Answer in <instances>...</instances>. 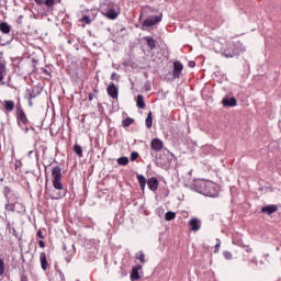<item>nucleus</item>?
Segmentation results:
<instances>
[{
	"instance_id": "obj_1",
	"label": "nucleus",
	"mask_w": 281,
	"mask_h": 281,
	"mask_svg": "<svg viewBox=\"0 0 281 281\" xmlns=\"http://www.w3.org/2000/svg\"><path fill=\"white\" fill-rule=\"evenodd\" d=\"M192 192H198L204 196H210L211 199H216L218 196V188L216 183L207 181L205 179H195L189 186Z\"/></svg>"
},
{
	"instance_id": "obj_2",
	"label": "nucleus",
	"mask_w": 281,
	"mask_h": 281,
	"mask_svg": "<svg viewBox=\"0 0 281 281\" xmlns=\"http://www.w3.org/2000/svg\"><path fill=\"white\" fill-rule=\"evenodd\" d=\"M53 188L58 190L57 196L52 199H65L67 196V189L63 186V169L60 166H55L52 169Z\"/></svg>"
},
{
	"instance_id": "obj_3",
	"label": "nucleus",
	"mask_w": 281,
	"mask_h": 281,
	"mask_svg": "<svg viewBox=\"0 0 281 281\" xmlns=\"http://www.w3.org/2000/svg\"><path fill=\"white\" fill-rule=\"evenodd\" d=\"M12 63L18 67L20 74H34L36 71V65L38 60L36 59H23L21 57H13Z\"/></svg>"
},
{
	"instance_id": "obj_4",
	"label": "nucleus",
	"mask_w": 281,
	"mask_h": 281,
	"mask_svg": "<svg viewBox=\"0 0 281 281\" xmlns=\"http://www.w3.org/2000/svg\"><path fill=\"white\" fill-rule=\"evenodd\" d=\"M113 5H114L113 2L103 3L100 5V9H99L101 14H103V16H106V19H110V21H115V19L120 16V11H115Z\"/></svg>"
},
{
	"instance_id": "obj_5",
	"label": "nucleus",
	"mask_w": 281,
	"mask_h": 281,
	"mask_svg": "<svg viewBox=\"0 0 281 281\" xmlns=\"http://www.w3.org/2000/svg\"><path fill=\"white\" fill-rule=\"evenodd\" d=\"M164 19V13H160L158 15H147L146 19L142 22L140 30L143 32H146L148 27H155V25H158V23H161Z\"/></svg>"
},
{
	"instance_id": "obj_6",
	"label": "nucleus",
	"mask_w": 281,
	"mask_h": 281,
	"mask_svg": "<svg viewBox=\"0 0 281 281\" xmlns=\"http://www.w3.org/2000/svg\"><path fill=\"white\" fill-rule=\"evenodd\" d=\"M15 117L18 126H27V124H32L30 119H27V114H25V111L23 110V105H21L20 102H18L15 105Z\"/></svg>"
},
{
	"instance_id": "obj_7",
	"label": "nucleus",
	"mask_w": 281,
	"mask_h": 281,
	"mask_svg": "<svg viewBox=\"0 0 281 281\" xmlns=\"http://www.w3.org/2000/svg\"><path fill=\"white\" fill-rule=\"evenodd\" d=\"M222 55L225 58H238L240 56V48L234 43H228L222 48Z\"/></svg>"
},
{
	"instance_id": "obj_8",
	"label": "nucleus",
	"mask_w": 281,
	"mask_h": 281,
	"mask_svg": "<svg viewBox=\"0 0 281 281\" xmlns=\"http://www.w3.org/2000/svg\"><path fill=\"white\" fill-rule=\"evenodd\" d=\"M172 159H177L175 154L170 153L169 150H167V153L164 151L159 155V157H156V166L158 168H164V166L167 164H171Z\"/></svg>"
},
{
	"instance_id": "obj_9",
	"label": "nucleus",
	"mask_w": 281,
	"mask_h": 281,
	"mask_svg": "<svg viewBox=\"0 0 281 281\" xmlns=\"http://www.w3.org/2000/svg\"><path fill=\"white\" fill-rule=\"evenodd\" d=\"M4 199H7V203H19V192L14 191L11 187L5 186L3 189Z\"/></svg>"
},
{
	"instance_id": "obj_10",
	"label": "nucleus",
	"mask_w": 281,
	"mask_h": 281,
	"mask_svg": "<svg viewBox=\"0 0 281 281\" xmlns=\"http://www.w3.org/2000/svg\"><path fill=\"white\" fill-rule=\"evenodd\" d=\"M155 12H157V9H155V8L150 7V5L142 7L138 21L142 22V19H144L146 16H153V14H155Z\"/></svg>"
},
{
	"instance_id": "obj_11",
	"label": "nucleus",
	"mask_w": 281,
	"mask_h": 281,
	"mask_svg": "<svg viewBox=\"0 0 281 281\" xmlns=\"http://www.w3.org/2000/svg\"><path fill=\"white\" fill-rule=\"evenodd\" d=\"M182 72H183V64H181V61H179V60L175 61L173 69H172L173 80L181 78Z\"/></svg>"
},
{
	"instance_id": "obj_12",
	"label": "nucleus",
	"mask_w": 281,
	"mask_h": 281,
	"mask_svg": "<svg viewBox=\"0 0 281 281\" xmlns=\"http://www.w3.org/2000/svg\"><path fill=\"white\" fill-rule=\"evenodd\" d=\"M106 91L108 95L112 98V100H117V98L120 97V88H117L113 82H110Z\"/></svg>"
},
{
	"instance_id": "obj_13",
	"label": "nucleus",
	"mask_w": 281,
	"mask_h": 281,
	"mask_svg": "<svg viewBox=\"0 0 281 281\" xmlns=\"http://www.w3.org/2000/svg\"><path fill=\"white\" fill-rule=\"evenodd\" d=\"M63 249L64 251H66V257H65L66 262H71V258L76 256V247L71 245L70 248L67 249V244H63Z\"/></svg>"
},
{
	"instance_id": "obj_14",
	"label": "nucleus",
	"mask_w": 281,
	"mask_h": 281,
	"mask_svg": "<svg viewBox=\"0 0 281 281\" xmlns=\"http://www.w3.org/2000/svg\"><path fill=\"white\" fill-rule=\"evenodd\" d=\"M164 148V140L160 138H154L150 142V149L155 150V153H159Z\"/></svg>"
},
{
	"instance_id": "obj_15",
	"label": "nucleus",
	"mask_w": 281,
	"mask_h": 281,
	"mask_svg": "<svg viewBox=\"0 0 281 281\" xmlns=\"http://www.w3.org/2000/svg\"><path fill=\"white\" fill-rule=\"evenodd\" d=\"M277 211L278 204H268L261 207V214H267L268 216H271V214H276Z\"/></svg>"
},
{
	"instance_id": "obj_16",
	"label": "nucleus",
	"mask_w": 281,
	"mask_h": 281,
	"mask_svg": "<svg viewBox=\"0 0 281 281\" xmlns=\"http://www.w3.org/2000/svg\"><path fill=\"white\" fill-rule=\"evenodd\" d=\"M147 186L151 192H157V190H159V179H157V177L149 178Z\"/></svg>"
},
{
	"instance_id": "obj_17",
	"label": "nucleus",
	"mask_w": 281,
	"mask_h": 281,
	"mask_svg": "<svg viewBox=\"0 0 281 281\" xmlns=\"http://www.w3.org/2000/svg\"><path fill=\"white\" fill-rule=\"evenodd\" d=\"M139 271H142V265L134 266L132 268V271H131V274H130V278H131L132 281L142 280V274H139Z\"/></svg>"
},
{
	"instance_id": "obj_18",
	"label": "nucleus",
	"mask_w": 281,
	"mask_h": 281,
	"mask_svg": "<svg viewBox=\"0 0 281 281\" xmlns=\"http://www.w3.org/2000/svg\"><path fill=\"white\" fill-rule=\"evenodd\" d=\"M222 104L223 106H238V100L236 99V97H224L222 100Z\"/></svg>"
},
{
	"instance_id": "obj_19",
	"label": "nucleus",
	"mask_w": 281,
	"mask_h": 281,
	"mask_svg": "<svg viewBox=\"0 0 281 281\" xmlns=\"http://www.w3.org/2000/svg\"><path fill=\"white\" fill-rule=\"evenodd\" d=\"M189 227L191 232H199L201 229V221L199 217H193L189 221Z\"/></svg>"
},
{
	"instance_id": "obj_20",
	"label": "nucleus",
	"mask_w": 281,
	"mask_h": 281,
	"mask_svg": "<svg viewBox=\"0 0 281 281\" xmlns=\"http://www.w3.org/2000/svg\"><path fill=\"white\" fill-rule=\"evenodd\" d=\"M26 92H27V95L30 97L31 105H32V100H34V98H38V95H41V90H38V87L26 89Z\"/></svg>"
},
{
	"instance_id": "obj_21",
	"label": "nucleus",
	"mask_w": 281,
	"mask_h": 281,
	"mask_svg": "<svg viewBox=\"0 0 281 281\" xmlns=\"http://www.w3.org/2000/svg\"><path fill=\"white\" fill-rule=\"evenodd\" d=\"M0 32H2V34L12 36V25H10L8 22H0Z\"/></svg>"
},
{
	"instance_id": "obj_22",
	"label": "nucleus",
	"mask_w": 281,
	"mask_h": 281,
	"mask_svg": "<svg viewBox=\"0 0 281 281\" xmlns=\"http://www.w3.org/2000/svg\"><path fill=\"white\" fill-rule=\"evenodd\" d=\"M40 261H41V267H42L43 271H47V269L49 267V262H47V255L45 254V251L41 252Z\"/></svg>"
},
{
	"instance_id": "obj_23",
	"label": "nucleus",
	"mask_w": 281,
	"mask_h": 281,
	"mask_svg": "<svg viewBox=\"0 0 281 281\" xmlns=\"http://www.w3.org/2000/svg\"><path fill=\"white\" fill-rule=\"evenodd\" d=\"M143 41H146L147 46L149 47L150 52L157 47V41L153 36H144Z\"/></svg>"
},
{
	"instance_id": "obj_24",
	"label": "nucleus",
	"mask_w": 281,
	"mask_h": 281,
	"mask_svg": "<svg viewBox=\"0 0 281 281\" xmlns=\"http://www.w3.org/2000/svg\"><path fill=\"white\" fill-rule=\"evenodd\" d=\"M14 101L12 100H4L3 101V109L7 113H12V111H14Z\"/></svg>"
},
{
	"instance_id": "obj_25",
	"label": "nucleus",
	"mask_w": 281,
	"mask_h": 281,
	"mask_svg": "<svg viewBox=\"0 0 281 281\" xmlns=\"http://www.w3.org/2000/svg\"><path fill=\"white\" fill-rule=\"evenodd\" d=\"M136 179L139 183L140 190L144 192L146 190V183H148V180H146V177L144 175H137Z\"/></svg>"
},
{
	"instance_id": "obj_26",
	"label": "nucleus",
	"mask_w": 281,
	"mask_h": 281,
	"mask_svg": "<svg viewBox=\"0 0 281 281\" xmlns=\"http://www.w3.org/2000/svg\"><path fill=\"white\" fill-rule=\"evenodd\" d=\"M136 106L138 109H146V101H144V97L142 94L136 97Z\"/></svg>"
},
{
	"instance_id": "obj_27",
	"label": "nucleus",
	"mask_w": 281,
	"mask_h": 281,
	"mask_svg": "<svg viewBox=\"0 0 281 281\" xmlns=\"http://www.w3.org/2000/svg\"><path fill=\"white\" fill-rule=\"evenodd\" d=\"M80 23H86V25H91L93 23V20L91 19V15L83 14L81 19L79 20Z\"/></svg>"
},
{
	"instance_id": "obj_28",
	"label": "nucleus",
	"mask_w": 281,
	"mask_h": 281,
	"mask_svg": "<svg viewBox=\"0 0 281 281\" xmlns=\"http://www.w3.org/2000/svg\"><path fill=\"white\" fill-rule=\"evenodd\" d=\"M131 124H135V119L126 117L122 121L123 128H128Z\"/></svg>"
},
{
	"instance_id": "obj_29",
	"label": "nucleus",
	"mask_w": 281,
	"mask_h": 281,
	"mask_svg": "<svg viewBox=\"0 0 281 281\" xmlns=\"http://www.w3.org/2000/svg\"><path fill=\"white\" fill-rule=\"evenodd\" d=\"M145 124L147 128H153V112H148Z\"/></svg>"
},
{
	"instance_id": "obj_30",
	"label": "nucleus",
	"mask_w": 281,
	"mask_h": 281,
	"mask_svg": "<svg viewBox=\"0 0 281 281\" xmlns=\"http://www.w3.org/2000/svg\"><path fill=\"white\" fill-rule=\"evenodd\" d=\"M128 157L126 156H122L120 158L116 159V162L119 164V166H128Z\"/></svg>"
},
{
	"instance_id": "obj_31",
	"label": "nucleus",
	"mask_w": 281,
	"mask_h": 281,
	"mask_svg": "<svg viewBox=\"0 0 281 281\" xmlns=\"http://www.w3.org/2000/svg\"><path fill=\"white\" fill-rule=\"evenodd\" d=\"M12 41H14V33H11V36L10 38H8L7 41L3 40V37H0V46H5L8 45L9 43H12Z\"/></svg>"
},
{
	"instance_id": "obj_32",
	"label": "nucleus",
	"mask_w": 281,
	"mask_h": 281,
	"mask_svg": "<svg viewBox=\"0 0 281 281\" xmlns=\"http://www.w3.org/2000/svg\"><path fill=\"white\" fill-rule=\"evenodd\" d=\"M175 218H177V213H175L172 211H168L165 214V221H175Z\"/></svg>"
},
{
	"instance_id": "obj_33",
	"label": "nucleus",
	"mask_w": 281,
	"mask_h": 281,
	"mask_svg": "<svg viewBox=\"0 0 281 281\" xmlns=\"http://www.w3.org/2000/svg\"><path fill=\"white\" fill-rule=\"evenodd\" d=\"M72 150L78 157H82V146L75 144Z\"/></svg>"
},
{
	"instance_id": "obj_34",
	"label": "nucleus",
	"mask_w": 281,
	"mask_h": 281,
	"mask_svg": "<svg viewBox=\"0 0 281 281\" xmlns=\"http://www.w3.org/2000/svg\"><path fill=\"white\" fill-rule=\"evenodd\" d=\"M5 74V61L0 63V82H3V76Z\"/></svg>"
},
{
	"instance_id": "obj_35",
	"label": "nucleus",
	"mask_w": 281,
	"mask_h": 281,
	"mask_svg": "<svg viewBox=\"0 0 281 281\" xmlns=\"http://www.w3.org/2000/svg\"><path fill=\"white\" fill-rule=\"evenodd\" d=\"M15 207H16L15 202H7L5 204V210H9V212H14Z\"/></svg>"
},
{
	"instance_id": "obj_36",
	"label": "nucleus",
	"mask_w": 281,
	"mask_h": 281,
	"mask_svg": "<svg viewBox=\"0 0 281 281\" xmlns=\"http://www.w3.org/2000/svg\"><path fill=\"white\" fill-rule=\"evenodd\" d=\"M11 234H12V236H14L19 240V244L21 245V240H23V236L19 235L16 233V228L13 227V229H11Z\"/></svg>"
},
{
	"instance_id": "obj_37",
	"label": "nucleus",
	"mask_w": 281,
	"mask_h": 281,
	"mask_svg": "<svg viewBox=\"0 0 281 281\" xmlns=\"http://www.w3.org/2000/svg\"><path fill=\"white\" fill-rule=\"evenodd\" d=\"M44 5H46V8H54L56 0H44Z\"/></svg>"
},
{
	"instance_id": "obj_38",
	"label": "nucleus",
	"mask_w": 281,
	"mask_h": 281,
	"mask_svg": "<svg viewBox=\"0 0 281 281\" xmlns=\"http://www.w3.org/2000/svg\"><path fill=\"white\" fill-rule=\"evenodd\" d=\"M5 273V261L0 258V276H3Z\"/></svg>"
},
{
	"instance_id": "obj_39",
	"label": "nucleus",
	"mask_w": 281,
	"mask_h": 281,
	"mask_svg": "<svg viewBox=\"0 0 281 281\" xmlns=\"http://www.w3.org/2000/svg\"><path fill=\"white\" fill-rule=\"evenodd\" d=\"M259 191L260 192H273V187H271V186H263V187H260L259 188Z\"/></svg>"
},
{
	"instance_id": "obj_40",
	"label": "nucleus",
	"mask_w": 281,
	"mask_h": 281,
	"mask_svg": "<svg viewBox=\"0 0 281 281\" xmlns=\"http://www.w3.org/2000/svg\"><path fill=\"white\" fill-rule=\"evenodd\" d=\"M138 158H139V153H137V151L131 153V156H130L131 161H137Z\"/></svg>"
},
{
	"instance_id": "obj_41",
	"label": "nucleus",
	"mask_w": 281,
	"mask_h": 281,
	"mask_svg": "<svg viewBox=\"0 0 281 281\" xmlns=\"http://www.w3.org/2000/svg\"><path fill=\"white\" fill-rule=\"evenodd\" d=\"M120 75L117 72H113L110 77V80H113L115 82H120Z\"/></svg>"
},
{
	"instance_id": "obj_42",
	"label": "nucleus",
	"mask_w": 281,
	"mask_h": 281,
	"mask_svg": "<svg viewBox=\"0 0 281 281\" xmlns=\"http://www.w3.org/2000/svg\"><path fill=\"white\" fill-rule=\"evenodd\" d=\"M136 260H139L140 262H146V255H144L143 251H140L139 256L136 257Z\"/></svg>"
},
{
	"instance_id": "obj_43",
	"label": "nucleus",
	"mask_w": 281,
	"mask_h": 281,
	"mask_svg": "<svg viewBox=\"0 0 281 281\" xmlns=\"http://www.w3.org/2000/svg\"><path fill=\"white\" fill-rule=\"evenodd\" d=\"M223 256H224V258H225L226 260H232V258H233L232 252H231V251H227V250H225V251L223 252Z\"/></svg>"
},
{
	"instance_id": "obj_44",
	"label": "nucleus",
	"mask_w": 281,
	"mask_h": 281,
	"mask_svg": "<svg viewBox=\"0 0 281 281\" xmlns=\"http://www.w3.org/2000/svg\"><path fill=\"white\" fill-rule=\"evenodd\" d=\"M88 13V16H91L92 21H95V16H98V13H94V11L85 10Z\"/></svg>"
},
{
	"instance_id": "obj_45",
	"label": "nucleus",
	"mask_w": 281,
	"mask_h": 281,
	"mask_svg": "<svg viewBox=\"0 0 281 281\" xmlns=\"http://www.w3.org/2000/svg\"><path fill=\"white\" fill-rule=\"evenodd\" d=\"M20 128H22V131H23L25 134L30 133V125H22V126H20Z\"/></svg>"
},
{
	"instance_id": "obj_46",
	"label": "nucleus",
	"mask_w": 281,
	"mask_h": 281,
	"mask_svg": "<svg viewBox=\"0 0 281 281\" xmlns=\"http://www.w3.org/2000/svg\"><path fill=\"white\" fill-rule=\"evenodd\" d=\"M188 67H190L191 69H194V67H196V61L190 60V61L188 63Z\"/></svg>"
},
{
	"instance_id": "obj_47",
	"label": "nucleus",
	"mask_w": 281,
	"mask_h": 281,
	"mask_svg": "<svg viewBox=\"0 0 281 281\" xmlns=\"http://www.w3.org/2000/svg\"><path fill=\"white\" fill-rule=\"evenodd\" d=\"M153 89V87L150 86V81H147L145 83V91H150Z\"/></svg>"
},
{
	"instance_id": "obj_48",
	"label": "nucleus",
	"mask_w": 281,
	"mask_h": 281,
	"mask_svg": "<svg viewBox=\"0 0 281 281\" xmlns=\"http://www.w3.org/2000/svg\"><path fill=\"white\" fill-rule=\"evenodd\" d=\"M93 98H95V93L90 92V93L88 94V100H89V102H92V101H93Z\"/></svg>"
},
{
	"instance_id": "obj_49",
	"label": "nucleus",
	"mask_w": 281,
	"mask_h": 281,
	"mask_svg": "<svg viewBox=\"0 0 281 281\" xmlns=\"http://www.w3.org/2000/svg\"><path fill=\"white\" fill-rule=\"evenodd\" d=\"M20 281H29L27 280V274H25V272H23L20 277Z\"/></svg>"
},
{
	"instance_id": "obj_50",
	"label": "nucleus",
	"mask_w": 281,
	"mask_h": 281,
	"mask_svg": "<svg viewBox=\"0 0 281 281\" xmlns=\"http://www.w3.org/2000/svg\"><path fill=\"white\" fill-rule=\"evenodd\" d=\"M37 238H41L42 240H45V236H43V231L37 232Z\"/></svg>"
},
{
	"instance_id": "obj_51",
	"label": "nucleus",
	"mask_w": 281,
	"mask_h": 281,
	"mask_svg": "<svg viewBox=\"0 0 281 281\" xmlns=\"http://www.w3.org/2000/svg\"><path fill=\"white\" fill-rule=\"evenodd\" d=\"M218 249H221V241H220V240H218V243L215 245L214 254H218Z\"/></svg>"
},
{
	"instance_id": "obj_52",
	"label": "nucleus",
	"mask_w": 281,
	"mask_h": 281,
	"mask_svg": "<svg viewBox=\"0 0 281 281\" xmlns=\"http://www.w3.org/2000/svg\"><path fill=\"white\" fill-rule=\"evenodd\" d=\"M18 25H21L23 23V15H19L16 20Z\"/></svg>"
},
{
	"instance_id": "obj_53",
	"label": "nucleus",
	"mask_w": 281,
	"mask_h": 281,
	"mask_svg": "<svg viewBox=\"0 0 281 281\" xmlns=\"http://www.w3.org/2000/svg\"><path fill=\"white\" fill-rule=\"evenodd\" d=\"M42 71L45 76H52V72H49V70H47L46 68H42Z\"/></svg>"
},
{
	"instance_id": "obj_54",
	"label": "nucleus",
	"mask_w": 281,
	"mask_h": 281,
	"mask_svg": "<svg viewBox=\"0 0 281 281\" xmlns=\"http://www.w3.org/2000/svg\"><path fill=\"white\" fill-rule=\"evenodd\" d=\"M37 5H45V0H34Z\"/></svg>"
},
{
	"instance_id": "obj_55",
	"label": "nucleus",
	"mask_w": 281,
	"mask_h": 281,
	"mask_svg": "<svg viewBox=\"0 0 281 281\" xmlns=\"http://www.w3.org/2000/svg\"><path fill=\"white\" fill-rule=\"evenodd\" d=\"M19 166H23V162H21V160L15 161V165H14L15 170H19Z\"/></svg>"
},
{
	"instance_id": "obj_56",
	"label": "nucleus",
	"mask_w": 281,
	"mask_h": 281,
	"mask_svg": "<svg viewBox=\"0 0 281 281\" xmlns=\"http://www.w3.org/2000/svg\"><path fill=\"white\" fill-rule=\"evenodd\" d=\"M7 229L9 231V234H12L13 227H12V225L10 224V222H8V224H7Z\"/></svg>"
},
{
	"instance_id": "obj_57",
	"label": "nucleus",
	"mask_w": 281,
	"mask_h": 281,
	"mask_svg": "<svg viewBox=\"0 0 281 281\" xmlns=\"http://www.w3.org/2000/svg\"><path fill=\"white\" fill-rule=\"evenodd\" d=\"M38 246L41 249H45V243L43 240H38Z\"/></svg>"
},
{
	"instance_id": "obj_58",
	"label": "nucleus",
	"mask_w": 281,
	"mask_h": 281,
	"mask_svg": "<svg viewBox=\"0 0 281 281\" xmlns=\"http://www.w3.org/2000/svg\"><path fill=\"white\" fill-rule=\"evenodd\" d=\"M27 126H30L29 128H30L31 131H35V128H34V123L27 124Z\"/></svg>"
},
{
	"instance_id": "obj_59",
	"label": "nucleus",
	"mask_w": 281,
	"mask_h": 281,
	"mask_svg": "<svg viewBox=\"0 0 281 281\" xmlns=\"http://www.w3.org/2000/svg\"><path fill=\"white\" fill-rule=\"evenodd\" d=\"M251 251H252V249H251L249 246H247V247H246V252H247V254H251Z\"/></svg>"
},
{
	"instance_id": "obj_60",
	"label": "nucleus",
	"mask_w": 281,
	"mask_h": 281,
	"mask_svg": "<svg viewBox=\"0 0 281 281\" xmlns=\"http://www.w3.org/2000/svg\"><path fill=\"white\" fill-rule=\"evenodd\" d=\"M68 72H69L70 76H76V74L71 72L70 69H68Z\"/></svg>"
},
{
	"instance_id": "obj_61",
	"label": "nucleus",
	"mask_w": 281,
	"mask_h": 281,
	"mask_svg": "<svg viewBox=\"0 0 281 281\" xmlns=\"http://www.w3.org/2000/svg\"><path fill=\"white\" fill-rule=\"evenodd\" d=\"M203 249H210V246L203 245Z\"/></svg>"
},
{
	"instance_id": "obj_62",
	"label": "nucleus",
	"mask_w": 281,
	"mask_h": 281,
	"mask_svg": "<svg viewBox=\"0 0 281 281\" xmlns=\"http://www.w3.org/2000/svg\"><path fill=\"white\" fill-rule=\"evenodd\" d=\"M144 77H145V78H148V72H144Z\"/></svg>"
},
{
	"instance_id": "obj_63",
	"label": "nucleus",
	"mask_w": 281,
	"mask_h": 281,
	"mask_svg": "<svg viewBox=\"0 0 281 281\" xmlns=\"http://www.w3.org/2000/svg\"><path fill=\"white\" fill-rule=\"evenodd\" d=\"M61 1H63V0H55V3H56V2H57V3H61Z\"/></svg>"
},
{
	"instance_id": "obj_64",
	"label": "nucleus",
	"mask_w": 281,
	"mask_h": 281,
	"mask_svg": "<svg viewBox=\"0 0 281 281\" xmlns=\"http://www.w3.org/2000/svg\"><path fill=\"white\" fill-rule=\"evenodd\" d=\"M67 43H68L69 45H71V40H68Z\"/></svg>"
}]
</instances>
